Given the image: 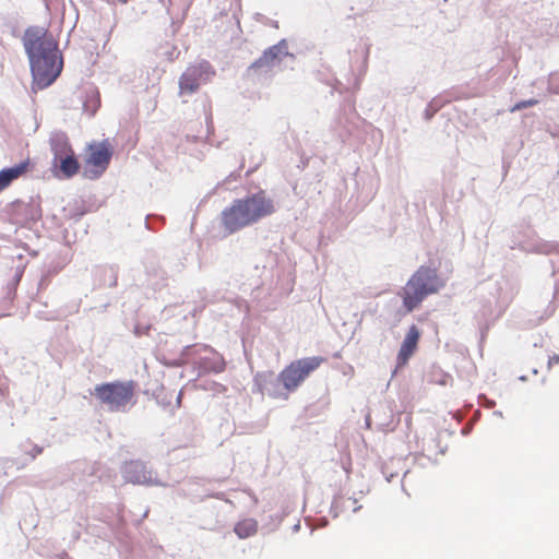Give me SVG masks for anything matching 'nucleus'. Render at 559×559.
Returning a JSON list of instances; mask_svg holds the SVG:
<instances>
[{"mask_svg": "<svg viewBox=\"0 0 559 559\" xmlns=\"http://www.w3.org/2000/svg\"><path fill=\"white\" fill-rule=\"evenodd\" d=\"M324 361L323 357L313 356L297 359L287 365L278 374V381L287 392L283 399H288V394L296 391Z\"/></svg>", "mask_w": 559, "mask_h": 559, "instance_id": "5", "label": "nucleus"}, {"mask_svg": "<svg viewBox=\"0 0 559 559\" xmlns=\"http://www.w3.org/2000/svg\"><path fill=\"white\" fill-rule=\"evenodd\" d=\"M59 168L67 178H71L79 173L80 165L74 155V152L58 159Z\"/></svg>", "mask_w": 559, "mask_h": 559, "instance_id": "12", "label": "nucleus"}, {"mask_svg": "<svg viewBox=\"0 0 559 559\" xmlns=\"http://www.w3.org/2000/svg\"><path fill=\"white\" fill-rule=\"evenodd\" d=\"M99 105H100L99 94L97 91L93 90L86 95V97L83 102V109L88 116H93L99 108Z\"/></svg>", "mask_w": 559, "mask_h": 559, "instance_id": "15", "label": "nucleus"}, {"mask_svg": "<svg viewBox=\"0 0 559 559\" xmlns=\"http://www.w3.org/2000/svg\"><path fill=\"white\" fill-rule=\"evenodd\" d=\"M136 383L130 381H114L95 386L94 394L100 404L111 412H124L134 404Z\"/></svg>", "mask_w": 559, "mask_h": 559, "instance_id": "4", "label": "nucleus"}, {"mask_svg": "<svg viewBox=\"0 0 559 559\" xmlns=\"http://www.w3.org/2000/svg\"><path fill=\"white\" fill-rule=\"evenodd\" d=\"M537 103L538 102L536 99L522 100V102L516 103L511 108V111L514 112V111H518V110H521V109H524L527 107H532V106H535Z\"/></svg>", "mask_w": 559, "mask_h": 559, "instance_id": "17", "label": "nucleus"}, {"mask_svg": "<svg viewBox=\"0 0 559 559\" xmlns=\"http://www.w3.org/2000/svg\"><path fill=\"white\" fill-rule=\"evenodd\" d=\"M111 158V151L106 143L92 144L88 146V155L86 157V167L99 175L108 166Z\"/></svg>", "mask_w": 559, "mask_h": 559, "instance_id": "7", "label": "nucleus"}, {"mask_svg": "<svg viewBox=\"0 0 559 559\" xmlns=\"http://www.w3.org/2000/svg\"><path fill=\"white\" fill-rule=\"evenodd\" d=\"M234 532L241 539L251 537L258 532V522L254 519H243L236 523Z\"/></svg>", "mask_w": 559, "mask_h": 559, "instance_id": "13", "label": "nucleus"}, {"mask_svg": "<svg viewBox=\"0 0 559 559\" xmlns=\"http://www.w3.org/2000/svg\"><path fill=\"white\" fill-rule=\"evenodd\" d=\"M123 3H126L128 0H121Z\"/></svg>", "mask_w": 559, "mask_h": 559, "instance_id": "19", "label": "nucleus"}, {"mask_svg": "<svg viewBox=\"0 0 559 559\" xmlns=\"http://www.w3.org/2000/svg\"><path fill=\"white\" fill-rule=\"evenodd\" d=\"M126 481L144 485L152 481V472L140 461H132L126 464L123 469Z\"/></svg>", "mask_w": 559, "mask_h": 559, "instance_id": "10", "label": "nucleus"}, {"mask_svg": "<svg viewBox=\"0 0 559 559\" xmlns=\"http://www.w3.org/2000/svg\"><path fill=\"white\" fill-rule=\"evenodd\" d=\"M51 150L55 155V163L57 164V160L62 158L63 156H67L68 154L73 153V150L64 138H57L52 140L51 142Z\"/></svg>", "mask_w": 559, "mask_h": 559, "instance_id": "14", "label": "nucleus"}, {"mask_svg": "<svg viewBox=\"0 0 559 559\" xmlns=\"http://www.w3.org/2000/svg\"><path fill=\"white\" fill-rule=\"evenodd\" d=\"M214 74L215 71L207 61L190 66L180 76V93H194L202 82L209 81Z\"/></svg>", "mask_w": 559, "mask_h": 559, "instance_id": "6", "label": "nucleus"}, {"mask_svg": "<svg viewBox=\"0 0 559 559\" xmlns=\"http://www.w3.org/2000/svg\"><path fill=\"white\" fill-rule=\"evenodd\" d=\"M559 364V354H555L552 356L549 357L548 359V367L550 368L552 365H558Z\"/></svg>", "mask_w": 559, "mask_h": 559, "instance_id": "18", "label": "nucleus"}, {"mask_svg": "<svg viewBox=\"0 0 559 559\" xmlns=\"http://www.w3.org/2000/svg\"><path fill=\"white\" fill-rule=\"evenodd\" d=\"M31 168L29 159L0 170V192L7 189L14 180L25 175Z\"/></svg>", "mask_w": 559, "mask_h": 559, "instance_id": "11", "label": "nucleus"}, {"mask_svg": "<svg viewBox=\"0 0 559 559\" xmlns=\"http://www.w3.org/2000/svg\"><path fill=\"white\" fill-rule=\"evenodd\" d=\"M444 286L445 283L440 278L436 269L419 266L400 294L404 308L407 312H412L420 306L427 296L437 294Z\"/></svg>", "mask_w": 559, "mask_h": 559, "instance_id": "3", "label": "nucleus"}, {"mask_svg": "<svg viewBox=\"0 0 559 559\" xmlns=\"http://www.w3.org/2000/svg\"><path fill=\"white\" fill-rule=\"evenodd\" d=\"M420 338V332L416 325H412L401 345L397 354V366L403 367L407 364L408 359L414 355Z\"/></svg>", "mask_w": 559, "mask_h": 559, "instance_id": "9", "label": "nucleus"}, {"mask_svg": "<svg viewBox=\"0 0 559 559\" xmlns=\"http://www.w3.org/2000/svg\"><path fill=\"white\" fill-rule=\"evenodd\" d=\"M285 49L286 46L284 41L267 48L262 56L251 64L250 69L254 71L259 69L272 70L288 55Z\"/></svg>", "mask_w": 559, "mask_h": 559, "instance_id": "8", "label": "nucleus"}, {"mask_svg": "<svg viewBox=\"0 0 559 559\" xmlns=\"http://www.w3.org/2000/svg\"><path fill=\"white\" fill-rule=\"evenodd\" d=\"M335 503L336 507L350 508L353 512H357L361 509L358 500L352 497H341Z\"/></svg>", "mask_w": 559, "mask_h": 559, "instance_id": "16", "label": "nucleus"}, {"mask_svg": "<svg viewBox=\"0 0 559 559\" xmlns=\"http://www.w3.org/2000/svg\"><path fill=\"white\" fill-rule=\"evenodd\" d=\"M22 40L31 62L33 90H44L62 71L63 62L58 44L45 28L38 26L26 28Z\"/></svg>", "mask_w": 559, "mask_h": 559, "instance_id": "1", "label": "nucleus"}, {"mask_svg": "<svg viewBox=\"0 0 559 559\" xmlns=\"http://www.w3.org/2000/svg\"><path fill=\"white\" fill-rule=\"evenodd\" d=\"M276 211L273 200L264 190L235 200L221 213V223L228 234L251 226Z\"/></svg>", "mask_w": 559, "mask_h": 559, "instance_id": "2", "label": "nucleus"}]
</instances>
